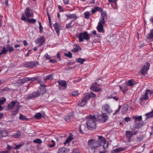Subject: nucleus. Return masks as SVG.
<instances>
[{
  "instance_id": "nucleus-55",
  "label": "nucleus",
  "mask_w": 153,
  "mask_h": 153,
  "mask_svg": "<svg viewBox=\"0 0 153 153\" xmlns=\"http://www.w3.org/2000/svg\"><path fill=\"white\" fill-rule=\"evenodd\" d=\"M64 55L69 58H71L72 57V54L70 51L68 52V53H65Z\"/></svg>"
},
{
  "instance_id": "nucleus-43",
  "label": "nucleus",
  "mask_w": 153,
  "mask_h": 153,
  "mask_svg": "<svg viewBox=\"0 0 153 153\" xmlns=\"http://www.w3.org/2000/svg\"><path fill=\"white\" fill-rule=\"evenodd\" d=\"M37 119H40L42 117V114L40 113H36L34 116Z\"/></svg>"
},
{
  "instance_id": "nucleus-25",
  "label": "nucleus",
  "mask_w": 153,
  "mask_h": 153,
  "mask_svg": "<svg viewBox=\"0 0 153 153\" xmlns=\"http://www.w3.org/2000/svg\"><path fill=\"white\" fill-rule=\"evenodd\" d=\"M102 11H103V9L102 8L98 7H95L94 8H92L91 13L92 14H94L97 11L100 12Z\"/></svg>"
},
{
  "instance_id": "nucleus-41",
  "label": "nucleus",
  "mask_w": 153,
  "mask_h": 153,
  "mask_svg": "<svg viewBox=\"0 0 153 153\" xmlns=\"http://www.w3.org/2000/svg\"><path fill=\"white\" fill-rule=\"evenodd\" d=\"M145 115L146 116V117L148 118H152L153 117V110H152L151 112L146 114Z\"/></svg>"
},
{
  "instance_id": "nucleus-31",
  "label": "nucleus",
  "mask_w": 153,
  "mask_h": 153,
  "mask_svg": "<svg viewBox=\"0 0 153 153\" xmlns=\"http://www.w3.org/2000/svg\"><path fill=\"white\" fill-rule=\"evenodd\" d=\"M128 105H127L126 104L123 107L122 111H121V113L123 114H125L126 113V111H127V110L128 109Z\"/></svg>"
},
{
  "instance_id": "nucleus-40",
  "label": "nucleus",
  "mask_w": 153,
  "mask_h": 153,
  "mask_svg": "<svg viewBox=\"0 0 153 153\" xmlns=\"http://www.w3.org/2000/svg\"><path fill=\"white\" fill-rule=\"evenodd\" d=\"M86 102L82 99L80 101H79L78 105L81 107L84 106L86 103Z\"/></svg>"
},
{
  "instance_id": "nucleus-21",
  "label": "nucleus",
  "mask_w": 153,
  "mask_h": 153,
  "mask_svg": "<svg viewBox=\"0 0 153 153\" xmlns=\"http://www.w3.org/2000/svg\"><path fill=\"white\" fill-rule=\"evenodd\" d=\"M74 48L73 49L71 50V52L74 53H76L78 52L79 51L81 50V47L78 44H74Z\"/></svg>"
},
{
  "instance_id": "nucleus-53",
  "label": "nucleus",
  "mask_w": 153,
  "mask_h": 153,
  "mask_svg": "<svg viewBox=\"0 0 153 153\" xmlns=\"http://www.w3.org/2000/svg\"><path fill=\"white\" fill-rule=\"evenodd\" d=\"M1 52H0V53L1 54H5L6 53L7 51V49H6L5 47H4L3 48V50H1Z\"/></svg>"
},
{
  "instance_id": "nucleus-48",
  "label": "nucleus",
  "mask_w": 153,
  "mask_h": 153,
  "mask_svg": "<svg viewBox=\"0 0 153 153\" xmlns=\"http://www.w3.org/2000/svg\"><path fill=\"white\" fill-rule=\"evenodd\" d=\"M33 142L34 143L40 144L42 143V141L40 139H37L33 140Z\"/></svg>"
},
{
  "instance_id": "nucleus-1",
  "label": "nucleus",
  "mask_w": 153,
  "mask_h": 153,
  "mask_svg": "<svg viewBox=\"0 0 153 153\" xmlns=\"http://www.w3.org/2000/svg\"><path fill=\"white\" fill-rule=\"evenodd\" d=\"M97 141H95L93 140H90L88 142V145L89 150L90 153H94L97 147L101 145V142H100V136Z\"/></svg>"
},
{
  "instance_id": "nucleus-54",
  "label": "nucleus",
  "mask_w": 153,
  "mask_h": 153,
  "mask_svg": "<svg viewBox=\"0 0 153 153\" xmlns=\"http://www.w3.org/2000/svg\"><path fill=\"white\" fill-rule=\"evenodd\" d=\"M44 57L47 60L50 59L51 57L48 53H46L44 56Z\"/></svg>"
},
{
  "instance_id": "nucleus-52",
  "label": "nucleus",
  "mask_w": 153,
  "mask_h": 153,
  "mask_svg": "<svg viewBox=\"0 0 153 153\" xmlns=\"http://www.w3.org/2000/svg\"><path fill=\"white\" fill-rule=\"evenodd\" d=\"M17 83L19 86H21L24 83L23 82V81L22 79H19L17 82Z\"/></svg>"
},
{
  "instance_id": "nucleus-33",
  "label": "nucleus",
  "mask_w": 153,
  "mask_h": 153,
  "mask_svg": "<svg viewBox=\"0 0 153 153\" xmlns=\"http://www.w3.org/2000/svg\"><path fill=\"white\" fill-rule=\"evenodd\" d=\"M6 46L7 51H8L9 53H10L14 51V49L13 47L10 45L8 44Z\"/></svg>"
},
{
  "instance_id": "nucleus-13",
  "label": "nucleus",
  "mask_w": 153,
  "mask_h": 153,
  "mask_svg": "<svg viewBox=\"0 0 153 153\" xmlns=\"http://www.w3.org/2000/svg\"><path fill=\"white\" fill-rule=\"evenodd\" d=\"M132 131H126L125 132V135L128 141L130 142L131 141V138L133 136Z\"/></svg>"
},
{
  "instance_id": "nucleus-3",
  "label": "nucleus",
  "mask_w": 153,
  "mask_h": 153,
  "mask_svg": "<svg viewBox=\"0 0 153 153\" xmlns=\"http://www.w3.org/2000/svg\"><path fill=\"white\" fill-rule=\"evenodd\" d=\"M76 36L79 39V42H82L84 40L88 41L90 38L89 34L88 32L86 31L79 33Z\"/></svg>"
},
{
  "instance_id": "nucleus-2",
  "label": "nucleus",
  "mask_w": 153,
  "mask_h": 153,
  "mask_svg": "<svg viewBox=\"0 0 153 153\" xmlns=\"http://www.w3.org/2000/svg\"><path fill=\"white\" fill-rule=\"evenodd\" d=\"M88 120L87 121V128L90 130H93L95 129L96 124L95 122L96 118L94 115H91L86 116Z\"/></svg>"
},
{
  "instance_id": "nucleus-6",
  "label": "nucleus",
  "mask_w": 153,
  "mask_h": 153,
  "mask_svg": "<svg viewBox=\"0 0 153 153\" xmlns=\"http://www.w3.org/2000/svg\"><path fill=\"white\" fill-rule=\"evenodd\" d=\"M39 65V62L37 61L27 62L24 63V65L27 68H32L35 66Z\"/></svg>"
},
{
  "instance_id": "nucleus-61",
  "label": "nucleus",
  "mask_w": 153,
  "mask_h": 153,
  "mask_svg": "<svg viewBox=\"0 0 153 153\" xmlns=\"http://www.w3.org/2000/svg\"><path fill=\"white\" fill-rule=\"evenodd\" d=\"M21 19L22 21H27V18H26L25 16V15L24 14H22V16L21 18Z\"/></svg>"
},
{
  "instance_id": "nucleus-10",
  "label": "nucleus",
  "mask_w": 153,
  "mask_h": 153,
  "mask_svg": "<svg viewBox=\"0 0 153 153\" xmlns=\"http://www.w3.org/2000/svg\"><path fill=\"white\" fill-rule=\"evenodd\" d=\"M152 94L150 91L148 90L146 91L145 94L142 95L140 98V100L143 101L144 100H147L148 99V95H150Z\"/></svg>"
},
{
  "instance_id": "nucleus-24",
  "label": "nucleus",
  "mask_w": 153,
  "mask_h": 153,
  "mask_svg": "<svg viewBox=\"0 0 153 153\" xmlns=\"http://www.w3.org/2000/svg\"><path fill=\"white\" fill-rule=\"evenodd\" d=\"M69 150L65 147H61L58 149V153H66L69 152Z\"/></svg>"
},
{
  "instance_id": "nucleus-12",
  "label": "nucleus",
  "mask_w": 153,
  "mask_h": 153,
  "mask_svg": "<svg viewBox=\"0 0 153 153\" xmlns=\"http://www.w3.org/2000/svg\"><path fill=\"white\" fill-rule=\"evenodd\" d=\"M39 96V94L37 92H33L32 93L28 95L26 98V100H31L36 97Z\"/></svg>"
},
{
  "instance_id": "nucleus-35",
  "label": "nucleus",
  "mask_w": 153,
  "mask_h": 153,
  "mask_svg": "<svg viewBox=\"0 0 153 153\" xmlns=\"http://www.w3.org/2000/svg\"><path fill=\"white\" fill-rule=\"evenodd\" d=\"M124 149L122 148H117L113 150L111 152V153H118V152L124 150Z\"/></svg>"
},
{
  "instance_id": "nucleus-8",
  "label": "nucleus",
  "mask_w": 153,
  "mask_h": 153,
  "mask_svg": "<svg viewBox=\"0 0 153 153\" xmlns=\"http://www.w3.org/2000/svg\"><path fill=\"white\" fill-rule=\"evenodd\" d=\"M150 66L149 64L147 62L146 63V65H144L143 68L140 71V73L143 75H145L147 73V71L149 69Z\"/></svg>"
},
{
  "instance_id": "nucleus-28",
  "label": "nucleus",
  "mask_w": 153,
  "mask_h": 153,
  "mask_svg": "<svg viewBox=\"0 0 153 153\" xmlns=\"http://www.w3.org/2000/svg\"><path fill=\"white\" fill-rule=\"evenodd\" d=\"M53 79V74H50L44 78V80L46 82L48 80H51Z\"/></svg>"
},
{
  "instance_id": "nucleus-46",
  "label": "nucleus",
  "mask_w": 153,
  "mask_h": 153,
  "mask_svg": "<svg viewBox=\"0 0 153 153\" xmlns=\"http://www.w3.org/2000/svg\"><path fill=\"white\" fill-rule=\"evenodd\" d=\"M19 107L17 106V107L16 110L15 111H13L11 112V114L13 115H15L16 114L19 112Z\"/></svg>"
},
{
  "instance_id": "nucleus-58",
  "label": "nucleus",
  "mask_w": 153,
  "mask_h": 153,
  "mask_svg": "<svg viewBox=\"0 0 153 153\" xmlns=\"http://www.w3.org/2000/svg\"><path fill=\"white\" fill-rule=\"evenodd\" d=\"M71 94L72 95L74 96H77L78 95V93L77 91H73Z\"/></svg>"
},
{
  "instance_id": "nucleus-9",
  "label": "nucleus",
  "mask_w": 153,
  "mask_h": 153,
  "mask_svg": "<svg viewBox=\"0 0 153 153\" xmlns=\"http://www.w3.org/2000/svg\"><path fill=\"white\" fill-rule=\"evenodd\" d=\"M25 13L26 16L27 18L30 17H34L33 13L31 10L29 8H27L25 10Z\"/></svg>"
},
{
  "instance_id": "nucleus-22",
  "label": "nucleus",
  "mask_w": 153,
  "mask_h": 153,
  "mask_svg": "<svg viewBox=\"0 0 153 153\" xmlns=\"http://www.w3.org/2000/svg\"><path fill=\"white\" fill-rule=\"evenodd\" d=\"M66 17H67V19H73L75 20H76L77 18L76 15V13L70 14L68 15H66Z\"/></svg>"
},
{
  "instance_id": "nucleus-32",
  "label": "nucleus",
  "mask_w": 153,
  "mask_h": 153,
  "mask_svg": "<svg viewBox=\"0 0 153 153\" xmlns=\"http://www.w3.org/2000/svg\"><path fill=\"white\" fill-rule=\"evenodd\" d=\"M74 139V137L72 135H70L69 136L64 143V144H65L69 143L71 141Z\"/></svg>"
},
{
  "instance_id": "nucleus-44",
  "label": "nucleus",
  "mask_w": 153,
  "mask_h": 153,
  "mask_svg": "<svg viewBox=\"0 0 153 153\" xmlns=\"http://www.w3.org/2000/svg\"><path fill=\"white\" fill-rule=\"evenodd\" d=\"M100 12H101V18H104V19H106L107 17L106 12L105 11H103V10Z\"/></svg>"
},
{
  "instance_id": "nucleus-56",
  "label": "nucleus",
  "mask_w": 153,
  "mask_h": 153,
  "mask_svg": "<svg viewBox=\"0 0 153 153\" xmlns=\"http://www.w3.org/2000/svg\"><path fill=\"white\" fill-rule=\"evenodd\" d=\"M144 138V137L143 135H141L140 137H137V141L138 142H140Z\"/></svg>"
},
{
  "instance_id": "nucleus-64",
  "label": "nucleus",
  "mask_w": 153,
  "mask_h": 153,
  "mask_svg": "<svg viewBox=\"0 0 153 153\" xmlns=\"http://www.w3.org/2000/svg\"><path fill=\"white\" fill-rule=\"evenodd\" d=\"M71 153H80V152L78 149H74L73 150Z\"/></svg>"
},
{
  "instance_id": "nucleus-63",
  "label": "nucleus",
  "mask_w": 153,
  "mask_h": 153,
  "mask_svg": "<svg viewBox=\"0 0 153 153\" xmlns=\"http://www.w3.org/2000/svg\"><path fill=\"white\" fill-rule=\"evenodd\" d=\"M124 120L125 122H128L129 121H130L131 120V119L130 117H126L124 119Z\"/></svg>"
},
{
  "instance_id": "nucleus-34",
  "label": "nucleus",
  "mask_w": 153,
  "mask_h": 153,
  "mask_svg": "<svg viewBox=\"0 0 153 153\" xmlns=\"http://www.w3.org/2000/svg\"><path fill=\"white\" fill-rule=\"evenodd\" d=\"M46 91V89L45 87H42L40 88L39 90V92H37L39 94H44Z\"/></svg>"
},
{
  "instance_id": "nucleus-15",
  "label": "nucleus",
  "mask_w": 153,
  "mask_h": 153,
  "mask_svg": "<svg viewBox=\"0 0 153 153\" xmlns=\"http://www.w3.org/2000/svg\"><path fill=\"white\" fill-rule=\"evenodd\" d=\"M36 41V42L39 44V46L44 45L45 41L44 37L43 36H41L40 37L38 38Z\"/></svg>"
},
{
  "instance_id": "nucleus-42",
  "label": "nucleus",
  "mask_w": 153,
  "mask_h": 153,
  "mask_svg": "<svg viewBox=\"0 0 153 153\" xmlns=\"http://www.w3.org/2000/svg\"><path fill=\"white\" fill-rule=\"evenodd\" d=\"M19 119L23 121L28 120V119L24 115L20 114L19 117Z\"/></svg>"
},
{
  "instance_id": "nucleus-29",
  "label": "nucleus",
  "mask_w": 153,
  "mask_h": 153,
  "mask_svg": "<svg viewBox=\"0 0 153 153\" xmlns=\"http://www.w3.org/2000/svg\"><path fill=\"white\" fill-rule=\"evenodd\" d=\"M21 134L20 131L18 130L16 133L14 134L11 136L15 138H18L21 136Z\"/></svg>"
},
{
  "instance_id": "nucleus-14",
  "label": "nucleus",
  "mask_w": 153,
  "mask_h": 153,
  "mask_svg": "<svg viewBox=\"0 0 153 153\" xmlns=\"http://www.w3.org/2000/svg\"><path fill=\"white\" fill-rule=\"evenodd\" d=\"M136 83L134 80L131 79L126 81L124 83V85L126 86L133 87Z\"/></svg>"
},
{
  "instance_id": "nucleus-18",
  "label": "nucleus",
  "mask_w": 153,
  "mask_h": 153,
  "mask_svg": "<svg viewBox=\"0 0 153 153\" xmlns=\"http://www.w3.org/2000/svg\"><path fill=\"white\" fill-rule=\"evenodd\" d=\"M53 27L54 28L58 36L59 35L60 33V29H59V25L58 22H56L53 24Z\"/></svg>"
},
{
  "instance_id": "nucleus-23",
  "label": "nucleus",
  "mask_w": 153,
  "mask_h": 153,
  "mask_svg": "<svg viewBox=\"0 0 153 153\" xmlns=\"http://www.w3.org/2000/svg\"><path fill=\"white\" fill-rule=\"evenodd\" d=\"M17 103H18L17 101H12L7 106V108L9 110H11Z\"/></svg>"
},
{
  "instance_id": "nucleus-62",
  "label": "nucleus",
  "mask_w": 153,
  "mask_h": 153,
  "mask_svg": "<svg viewBox=\"0 0 153 153\" xmlns=\"http://www.w3.org/2000/svg\"><path fill=\"white\" fill-rule=\"evenodd\" d=\"M121 108V106L120 105H119L118 108L115 111V112L113 113V115H115L120 110V108Z\"/></svg>"
},
{
  "instance_id": "nucleus-36",
  "label": "nucleus",
  "mask_w": 153,
  "mask_h": 153,
  "mask_svg": "<svg viewBox=\"0 0 153 153\" xmlns=\"http://www.w3.org/2000/svg\"><path fill=\"white\" fill-rule=\"evenodd\" d=\"M89 96L88 93L85 94L82 99L86 102L87 101L90 99V97Z\"/></svg>"
},
{
  "instance_id": "nucleus-50",
  "label": "nucleus",
  "mask_w": 153,
  "mask_h": 153,
  "mask_svg": "<svg viewBox=\"0 0 153 153\" xmlns=\"http://www.w3.org/2000/svg\"><path fill=\"white\" fill-rule=\"evenodd\" d=\"M25 144L24 143H22L19 144L17 145L14 148V149H19L22 146Z\"/></svg>"
},
{
  "instance_id": "nucleus-45",
  "label": "nucleus",
  "mask_w": 153,
  "mask_h": 153,
  "mask_svg": "<svg viewBox=\"0 0 153 153\" xmlns=\"http://www.w3.org/2000/svg\"><path fill=\"white\" fill-rule=\"evenodd\" d=\"M27 21L30 23H33L34 24L36 20L35 19H29V18H27Z\"/></svg>"
},
{
  "instance_id": "nucleus-49",
  "label": "nucleus",
  "mask_w": 153,
  "mask_h": 153,
  "mask_svg": "<svg viewBox=\"0 0 153 153\" xmlns=\"http://www.w3.org/2000/svg\"><path fill=\"white\" fill-rule=\"evenodd\" d=\"M6 101V99L2 97L0 98V105L3 104Z\"/></svg>"
},
{
  "instance_id": "nucleus-38",
  "label": "nucleus",
  "mask_w": 153,
  "mask_h": 153,
  "mask_svg": "<svg viewBox=\"0 0 153 153\" xmlns=\"http://www.w3.org/2000/svg\"><path fill=\"white\" fill-rule=\"evenodd\" d=\"M76 60L77 62L81 64H82L86 60L84 59L79 58H76Z\"/></svg>"
},
{
  "instance_id": "nucleus-11",
  "label": "nucleus",
  "mask_w": 153,
  "mask_h": 153,
  "mask_svg": "<svg viewBox=\"0 0 153 153\" xmlns=\"http://www.w3.org/2000/svg\"><path fill=\"white\" fill-rule=\"evenodd\" d=\"M100 142H101V145L103 143V147L104 149H106L108 147V143L105 138L102 136H100Z\"/></svg>"
},
{
  "instance_id": "nucleus-57",
  "label": "nucleus",
  "mask_w": 153,
  "mask_h": 153,
  "mask_svg": "<svg viewBox=\"0 0 153 153\" xmlns=\"http://www.w3.org/2000/svg\"><path fill=\"white\" fill-rule=\"evenodd\" d=\"M24 83L27 82L28 81L30 80V79L28 77H25L22 79Z\"/></svg>"
},
{
  "instance_id": "nucleus-5",
  "label": "nucleus",
  "mask_w": 153,
  "mask_h": 153,
  "mask_svg": "<svg viewBox=\"0 0 153 153\" xmlns=\"http://www.w3.org/2000/svg\"><path fill=\"white\" fill-rule=\"evenodd\" d=\"M113 111L111 108L110 106L108 104H105L102 106V112L106 114H111Z\"/></svg>"
},
{
  "instance_id": "nucleus-37",
  "label": "nucleus",
  "mask_w": 153,
  "mask_h": 153,
  "mask_svg": "<svg viewBox=\"0 0 153 153\" xmlns=\"http://www.w3.org/2000/svg\"><path fill=\"white\" fill-rule=\"evenodd\" d=\"M73 116L72 114V113H69L65 117V120L68 122H69L70 120L73 117Z\"/></svg>"
},
{
  "instance_id": "nucleus-16",
  "label": "nucleus",
  "mask_w": 153,
  "mask_h": 153,
  "mask_svg": "<svg viewBox=\"0 0 153 153\" xmlns=\"http://www.w3.org/2000/svg\"><path fill=\"white\" fill-rule=\"evenodd\" d=\"M118 0H108L109 3H111V5L114 9L117 8V1Z\"/></svg>"
},
{
  "instance_id": "nucleus-20",
  "label": "nucleus",
  "mask_w": 153,
  "mask_h": 153,
  "mask_svg": "<svg viewBox=\"0 0 153 153\" xmlns=\"http://www.w3.org/2000/svg\"><path fill=\"white\" fill-rule=\"evenodd\" d=\"M97 83L96 82L94 84L90 87L91 90L95 92L100 91L101 90V89L98 88L97 87Z\"/></svg>"
},
{
  "instance_id": "nucleus-26",
  "label": "nucleus",
  "mask_w": 153,
  "mask_h": 153,
  "mask_svg": "<svg viewBox=\"0 0 153 153\" xmlns=\"http://www.w3.org/2000/svg\"><path fill=\"white\" fill-rule=\"evenodd\" d=\"M86 126L85 125L81 124L79 126V131L80 133H83L85 131Z\"/></svg>"
},
{
  "instance_id": "nucleus-27",
  "label": "nucleus",
  "mask_w": 153,
  "mask_h": 153,
  "mask_svg": "<svg viewBox=\"0 0 153 153\" xmlns=\"http://www.w3.org/2000/svg\"><path fill=\"white\" fill-rule=\"evenodd\" d=\"M119 87L121 91L124 94H125L128 91L127 86L125 85L123 86L119 85Z\"/></svg>"
},
{
  "instance_id": "nucleus-4",
  "label": "nucleus",
  "mask_w": 153,
  "mask_h": 153,
  "mask_svg": "<svg viewBox=\"0 0 153 153\" xmlns=\"http://www.w3.org/2000/svg\"><path fill=\"white\" fill-rule=\"evenodd\" d=\"M133 119L135 120L136 123L135 124V128L138 129L140 128L143 125V123L142 122H140L142 120V116H139L138 117H134Z\"/></svg>"
},
{
  "instance_id": "nucleus-7",
  "label": "nucleus",
  "mask_w": 153,
  "mask_h": 153,
  "mask_svg": "<svg viewBox=\"0 0 153 153\" xmlns=\"http://www.w3.org/2000/svg\"><path fill=\"white\" fill-rule=\"evenodd\" d=\"M97 118L99 122L102 123L106 122L108 119V116L105 113L99 114L97 116Z\"/></svg>"
},
{
  "instance_id": "nucleus-19",
  "label": "nucleus",
  "mask_w": 153,
  "mask_h": 153,
  "mask_svg": "<svg viewBox=\"0 0 153 153\" xmlns=\"http://www.w3.org/2000/svg\"><path fill=\"white\" fill-rule=\"evenodd\" d=\"M97 28L99 32H102V33H104L105 31L103 25L100 24V23H98Z\"/></svg>"
},
{
  "instance_id": "nucleus-30",
  "label": "nucleus",
  "mask_w": 153,
  "mask_h": 153,
  "mask_svg": "<svg viewBox=\"0 0 153 153\" xmlns=\"http://www.w3.org/2000/svg\"><path fill=\"white\" fill-rule=\"evenodd\" d=\"M58 83L60 85L62 86L65 88H66L67 84L66 82L64 80H59L58 82Z\"/></svg>"
},
{
  "instance_id": "nucleus-39",
  "label": "nucleus",
  "mask_w": 153,
  "mask_h": 153,
  "mask_svg": "<svg viewBox=\"0 0 153 153\" xmlns=\"http://www.w3.org/2000/svg\"><path fill=\"white\" fill-rule=\"evenodd\" d=\"M84 18L87 19H88L89 18V16L91 15L90 12L88 11L84 12Z\"/></svg>"
},
{
  "instance_id": "nucleus-60",
  "label": "nucleus",
  "mask_w": 153,
  "mask_h": 153,
  "mask_svg": "<svg viewBox=\"0 0 153 153\" xmlns=\"http://www.w3.org/2000/svg\"><path fill=\"white\" fill-rule=\"evenodd\" d=\"M9 88L7 87H5L3 89H0V92H3L9 90Z\"/></svg>"
},
{
  "instance_id": "nucleus-59",
  "label": "nucleus",
  "mask_w": 153,
  "mask_h": 153,
  "mask_svg": "<svg viewBox=\"0 0 153 153\" xmlns=\"http://www.w3.org/2000/svg\"><path fill=\"white\" fill-rule=\"evenodd\" d=\"M88 95L90 98L91 97L94 98L96 97V95L93 93L91 92L90 94H88Z\"/></svg>"
},
{
  "instance_id": "nucleus-51",
  "label": "nucleus",
  "mask_w": 153,
  "mask_h": 153,
  "mask_svg": "<svg viewBox=\"0 0 153 153\" xmlns=\"http://www.w3.org/2000/svg\"><path fill=\"white\" fill-rule=\"evenodd\" d=\"M105 19L101 18L100 19L99 22L98 23H100L101 24L104 25L105 24Z\"/></svg>"
},
{
  "instance_id": "nucleus-47",
  "label": "nucleus",
  "mask_w": 153,
  "mask_h": 153,
  "mask_svg": "<svg viewBox=\"0 0 153 153\" xmlns=\"http://www.w3.org/2000/svg\"><path fill=\"white\" fill-rule=\"evenodd\" d=\"M75 20L74 19H73L71 20L70 22H69L68 24H66V27L67 29H68L69 28H71L72 27V24L73 22H74Z\"/></svg>"
},
{
  "instance_id": "nucleus-17",
  "label": "nucleus",
  "mask_w": 153,
  "mask_h": 153,
  "mask_svg": "<svg viewBox=\"0 0 153 153\" xmlns=\"http://www.w3.org/2000/svg\"><path fill=\"white\" fill-rule=\"evenodd\" d=\"M146 38L151 41H153V29L150 30L149 33L146 36Z\"/></svg>"
}]
</instances>
